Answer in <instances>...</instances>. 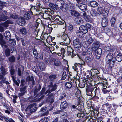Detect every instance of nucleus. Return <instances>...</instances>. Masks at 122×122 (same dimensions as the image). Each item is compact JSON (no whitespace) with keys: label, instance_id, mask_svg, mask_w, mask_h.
<instances>
[{"label":"nucleus","instance_id":"obj_6","mask_svg":"<svg viewBox=\"0 0 122 122\" xmlns=\"http://www.w3.org/2000/svg\"><path fill=\"white\" fill-rule=\"evenodd\" d=\"M73 45L74 48L77 49L78 50H79L81 48V43L78 39H76L73 40Z\"/></svg>","mask_w":122,"mask_h":122},{"label":"nucleus","instance_id":"obj_37","mask_svg":"<svg viewBox=\"0 0 122 122\" xmlns=\"http://www.w3.org/2000/svg\"><path fill=\"white\" fill-rule=\"evenodd\" d=\"M5 52L6 56L8 57L10 55V49L8 48H7L5 50Z\"/></svg>","mask_w":122,"mask_h":122},{"label":"nucleus","instance_id":"obj_52","mask_svg":"<svg viewBox=\"0 0 122 122\" xmlns=\"http://www.w3.org/2000/svg\"><path fill=\"white\" fill-rule=\"evenodd\" d=\"M90 14L92 15L93 16L95 15L96 12L94 10H92L90 12Z\"/></svg>","mask_w":122,"mask_h":122},{"label":"nucleus","instance_id":"obj_26","mask_svg":"<svg viewBox=\"0 0 122 122\" xmlns=\"http://www.w3.org/2000/svg\"><path fill=\"white\" fill-rule=\"evenodd\" d=\"M6 72L5 68L3 66H2L1 68H0V74H2L3 75L5 74Z\"/></svg>","mask_w":122,"mask_h":122},{"label":"nucleus","instance_id":"obj_2","mask_svg":"<svg viewBox=\"0 0 122 122\" xmlns=\"http://www.w3.org/2000/svg\"><path fill=\"white\" fill-rule=\"evenodd\" d=\"M77 2L76 6L83 12L86 11L87 7L85 4L87 3V0H76Z\"/></svg>","mask_w":122,"mask_h":122},{"label":"nucleus","instance_id":"obj_13","mask_svg":"<svg viewBox=\"0 0 122 122\" xmlns=\"http://www.w3.org/2000/svg\"><path fill=\"white\" fill-rule=\"evenodd\" d=\"M68 104L66 102L64 101L62 102L61 104L60 108L62 110L65 109L67 107Z\"/></svg>","mask_w":122,"mask_h":122},{"label":"nucleus","instance_id":"obj_22","mask_svg":"<svg viewBox=\"0 0 122 122\" xmlns=\"http://www.w3.org/2000/svg\"><path fill=\"white\" fill-rule=\"evenodd\" d=\"M19 25L23 26L25 23L24 19L22 17H20L19 19Z\"/></svg>","mask_w":122,"mask_h":122},{"label":"nucleus","instance_id":"obj_42","mask_svg":"<svg viewBox=\"0 0 122 122\" xmlns=\"http://www.w3.org/2000/svg\"><path fill=\"white\" fill-rule=\"evenodd\" d=\"M65 86L66 88H70L72 87V85L70 82H67L66 83Z\"/></svg>","mask_w":122,"mask_h":122},{"label":"nucleus","instance_id":"obj_38","mask_svg":"<svg viewBox=\"0 0 122 122\" xmlns=\"http://www.w3.org/2000/svg\"><path fill=\"white\" fill-rule=\"evenodd\" d=\"M6 4L5 2L1 1L0 4V9L2 10L3 7L6 5Z\"/></svg>","mask_w":122,"mask_h":122},{"label":"nucleus","instance_id":"obj_28","mask_svg":"<svg viewBox=\"0 0 122 122\" xmlns=\"http://www.w3.org/2000/svg\"><path fill=\"white\" fill-rule=\"evenodd\" d=\"M82 21V19L80 17L76 18L75 19V21L77 24H80Z\"/></svg>","mask_w":122,"mask_h":122},{"label":"nucleus","instance_id":"obj_59","mask_svg":"<svg viewBox=\"0 0 122 122\" xmlns=\"http://www.w3.org/2000/svg\"><path fill=\"white\" fill-rule=\"evenodd\" d=\"M13 80L14 82L15 83V84L16 85L17 87H18L19 86V83L16 80H15L14 79H13Z\"/></svg>","mask_w":122,"mask_h":122},{"label":"nucleus","instance_id":"obj_55","mask_svg":"<svg viewBox=\"0 0 122 122\" xmlns=\"http://www.w3.org/2000/svg\"><path fill=\"white\" fill-rule=\"evenodd\" d=\"M59 20L58 23L62 25L64 24L65 22V21L63 20H62L61 18H59Z\"/></svg>","mask_w":122,"mask_h":122},{"label":"nucleus","instance_id":"obj_56","mask_svg":"<svg viewBox=\"0 0 122 122\" xmlns=\"http://www.w3.org/2000/svg\"><path fill=\"white\" fill-rule=\"evenodd\" d=\"M52 92V91L51 89L49 88V89H48L46 92L45 93V94H46L47 93L49 94L50 93Z\"/></svg>","mask_w":122,"mask_h":122},{"label":"nucleus","instance_id":"obj_60","mask_svg":"<svg viewBox=\"0 0 122 122\" xmlns=\"http://www.w3.org/2000/svg\"><path fill=\"white\" fill-rule=\"evenodd\" d=\"M49 5L52 8H54V4L53 3H50Z\"/></svg>","mask_w":122,"mask_h":122},{"label":"nucleus","instance_id":"obj_27","mask_svg":"<svg viewBox=\"0 0 122 122\" xmlns=\"http://www.w3.org/2000/svg\"><path fill=\"white\" fill-rule=\"evenodd\" d=\"M49 78L50 80L52 81L56 78L57 75H56L51 74L49 76Z\"/></svg>","mask_w":122,"mask_h":122},{"label":"nucleus","instance_id":"obj_58","mask_svg":"<svg viewBox=\"0 0 122 122\" xmlns=\"http://www.w3.org/2000/svg\"><path fill=\"white\" fill-rule=\"evenodd\" d=\"M49 112L47 110L45 112L43 113L42 115V116H47L49 114Z\"/></svg>","mask_w":122,"mask_h":122},{"label":"nucleus","instance_id":"obj_53","mask_svg":"<svg viewBox=\"0 0 122 122\" xmlns=\"http://www.w3.org/2000/svg\"><path fill=\"white\" fill-rule=\"evenodd\" d=\"M105 51H110V47L108 46H106L105 47Z\"/></svg>","mask_w":122,"mask_h":122},{"label":"nucleus","instance_id":"obj_4","mask_svg":"<svg viewBox=\"0 0 122 122\" xmlns=\"http://www.w3.org/2000/svg\"><path fill=\"white\" fill-rule=\"evenodd\" d=\"M37 106V105L35 103L29 105L26 109V112L28 114L33 113L36 110Z\"/></svg>","mask_w":122,"mask_h":122},{"label":"nucleus","instance_id":"obj_47","mask_svg":"<svg viewBox=\"0 0 122 122\" xmlns=\"http://www.w3.org/2000/svg\"><path fill=\"white\" fill-rule=\"evenodd\" d=\"M116 21L115 18L114 17H112L111 20V23L112 25H113Z\"/></svg>","mask_w":122,"mask_h":122},{"label":"nucleus","instance_id":"obj_48","mask_svg":"<svg viewBox=\"0 0 122 122\" xmlns=\"http://www.w3.org/2000/svg\"><path fill=\"white\" fill-rule=\"evenodd\" d=\"M67 76L66 72H64L62 75V80H64L66 78Z\"/></svg>","mask_w":122,"mask_h":122},{"label":"nucleus","instance_id":"obj_14","mask_svg":"<svg viewBox=\"0 0 122 122\" xmlns=\"http://www.w3.org/2000/svg\"><path fill=\"white\" fill-rule=\"evenodd\" d=\"M86 38V42L89 45H91L92 43L94 42L95 40L94 39L90 36H87Z\"/></svg>","mask_w":122,"mask_h":122},{"label":"nucleus","instance_id":"obj_54","mask_svg":"<svg viewBox=\"0 0 122 122\" xmlns=\"http://www.w3.org/2000/svg\"><path fill=\"white\" fill-rule=\"evenodd\" d=\"M73 29V27L72 25H70L68 27V29L70 31V32L72 31Z\"/></svg>","mask_w":122,"mask_h":122},{"label":"nucleus","instance_id":"obj_33","mask_svg":"<svg viewBox=\"0 0 122 122\" xmlns=\"http://www.w3.org/2000/svg\"><path fill=\"white\" fill-rule=\"evenodd\" d=\"M8 59L9 61L10 62H14L15 61V58L14 56H12L9 57Z\"/></svg>","mask_w":122,"mask_h":122},{"label":"nucleus","instance_id":"obj_63","mask_svg":"<svg viewBox=\"0 0 122 122\" xmlns=\"http://www.w3.org/2000/svg\"><path fill=\"white\" fill-rule=\"evenodd\" d=\"M43 58V55L42 54H41L39 56V59L41 60H42Z\"/></svg>","mask_w":122,"mask_h":122},{"label":"nucleus","instance_id":"obj_8","mask_svg":"<svg viewBox=\"0 0 122 122\" xmlns=\"http://www.w3.org/2000/svg\"><path fill=\"white\" fill-rule=\"evenodd\" d=\"M94 51V56L97 59H99L101 56V54L102 53V49L101 48H98L95 49Z\"/></svg>","mask_w":122,"mask_h":122},{"label":"nucleus","instance_id":"obj_15","mask_svg":"<svg viewBox=\"0 0 122 122\" xmlns=\"http://www.w3.org/2000/svg\"><path fill=\"white\" fill-rule=\"evenodd\" d=\"M115 58L117 61L120 62L122 60V54L121 53L118 54Z\"/></svg>","mask_w":122,"mask_h":122},{"label":"nucleus","instance_id":"obj_7","mask_svg":"<svg viewBox=\"0 0 122 122\" xmlns=\"http://www.w3.org/2000/svg\"><path fill=\"white\" fill-rule=\"evenodd\" d=\"M26 89V86L21 88L20 89V92L18 93V97L20 98L23 96L25 93H26L27 91Z\"/></svg>","mask_w":122,"mask_h":122},{"label":"nucleus","instance_id":"obj_32","mask_svg":"<svg viewBox=\"0 0 122 122\" xmlns=\"http://www.w3.org/2000/svg\"><path fill=\"white\" fill-rule=\"evenodd\" d=\"M42 8V6H36V7H33L31 8V9H32L33 8V9H35V10H36V11H40L41 10V8Z\"/></svg>","mask_w":122,"mask_h":122},{"label":"nucleus","instance_id":"obj_34","mask_svg":"<svg viewBox=\"0 0 122 122\" xmlns=\"http://www.w3.org/2000/svg\"><path fill=\"white\" fill-rule=\"evenodd\" d=\"M48 118L47 117H44L41 119L39 122H47L48 121Z\"/></svg>","mask_w":122,"mask_h":122},{"label":"nucleus","instance_id":"obj_45","mask_svg":"<svg viewBox=\"0 0 122 122\" xmlns=\"http://www.w3.org/2000/svg\"><path fill=\"white\" fill-rule=\"evenodd\" d=\"M51 20L52 21L54 22L55 23V24H57V23H58V22L59 21V19L57 18H56L54 20V19L52 20Z\"/></svg>","mask_w":122,"mask_h":122},{"label":"nucleus","instance_id":"obj_21","mask_svg":"<svg viewBox=\"0 0 122 122\" xmlns=\"http://www.w3.org/2000/svg\"><path fill=\"white\" fill-rule=\"evenodd\" d=\"M73 50L71 48H70L69 49H68L67 54L68 55H71L72 57H74V56L73 54Z\"/></svg>","mask_w":122,"mask_h":122},{"label":"nucleus","instance_id":"obj_30","mask_svg":"<svg viewBox=\"0 0 122 122\" xmlns=\"http://www.w3.org/2000/svg\"><path fill=\"white\" fill-rule=\"evenodd\" d=\"M8 18L7 16H0V22L5 21Z\"/></svg>","mask_w":122,"mask_h":122},{"label":"nucleus","instance_id":"obj_10","mask_svg":"<svg viewBox=\"0 0 122 122\" xmlns=\"http://www.w3.org/2000/svg\"><path fill=\"white\" fill-rule=\"evenodd\" d=\"M108 20L107 17L103 18L102 19V25L103 27L106 26L108 24Z\"/></svg>","mask_w":122,"mask_h":122},{"label":"nucleus","instance_id":"obj_18","mask_svg":"<svg viewBox=\"0 0 122 122\" xmlns=\"http://www.w3.org/2000/svg\"><path fill=\"white\" fill-rule=\"evenodd\" d=\"M61 37L62 39L65 41H66V40L69 41V40L68 37V35L65 33H63L62 36H61Z\"/></svg>","mask_w":122,"mask_h":122},{"label":"nucleus","instance_id":"obj_20","mask_svg":"<svg viewBox=\"0 0 122 122\" xmlns=\"http://www.w3.org/2000/svg\"><path fill=\"white\" fill-rule=\"evenodd\" d=\"M90 5L92 7H94L97 6L98 5V4L96 1H93L90 2Z\"/></svg>","mask_w":122,"mask_h":122},{"label":"nucleus","instance_id":"obj_57","mask_svg":"<svg viewBox=\"0 0 122 122\" xmlns=\"http://www.w3.org/2000/svg\"><path fill=\"white\" fill-rule=\"evenodd\" d=\"M5 41L3 39L0 40V44L2 45L5 43Z\"/></svg>","mask_w":122,"mask_h":122},{"label":"nucleus","instance_id":"obj_49","mask_svg":"<svg viewBox=\"0 0 122 122\" xmlns=\"http://www.w3.org/2000/svg\"><path fill=\"white\" fill-rule=\"evenodd\" d=\"M57 86L56 84H54L52 86L51 90L52 91V92L55 91L56 89Z\"/></svg>","mask_w":122,"mask_h":122},{"label":"nucleus","instance_id":"obj_46","mask_svg":"<svg viewBox=\"0 0 122 122\" xmlns=\"http://www.w3.org/2000/svg\"><path fill=\"white\" fill-rule=\"evenodd\" d=\"M39 66L41 70H42L45 68L44 64L43 63L39 64Z\"/></svg>","mask_w":122,"mask_h":122},{"label":"nucleus","instance_id":"obj_3","mask_svg":"<svg viewBox=\"0 0 122 122\" xmlns=\"http://www.w3.org/2000/svg\"><path fill=\"white\" fill-rule=\"evenodd\" d=\"M113 56V54L112 53H110L107 55L106 58V63L109 65L111 68L114 66L115 63Z\"/></svg>","mask_w":122,"mask_h":122},{"label":"nucleus","instance_id":"obj_31","mask_svg":"<svg viewBox=\"0 0 122 122\" xmlns=\"http://www.w3.org/2000/svg\"><path fill=\"white\" fill-rule=\"evenodd\" d=\"M9 42L12 45L15 46L16 44V41L14 39L10 40Z\"/></svg>","mask_w":122,"mask_h":122},{"label":"nucleus","instance_id":"obj_40","mask_svg":"<svg viewBox=\"0 0 122 122\" xmlns=\"http://www.w3.org/2000/svg\"><path fill=\"white\" fill-rule=\"evenodd\" d=\"M54 64L56 66H59L61 65V63L59 61H54Z\"/></svg>","mask_w":122,"mask_h":122},{"label":"nucleus","instance_id":"obj_11","mask_svg":"<svg viewBox=\"0 0 122 122\" xmlns=\"http://www.w3.org/2000/svg\"><path fill=\"white\" fill-rule=\"evenodd\" d=\"M39 15L43 16V17L44 19L51 20L50 18L49 17V16H50L48 14L46 13V12L44 14L40 12L39 13Z\"/></svg>","mask_w":122,"mask_h":122},{"label":"nucleus","instance_id":"obj_1","mask_svg":"<svg viewBox=\"0 0 122 122\" xmlns=\"http://www.w3.org/2000/svg\"><path fill=\"white\" fill-rule=\"evenodd\" d=\"M55 2L56 7L64 12L67 11L71 8H73V6H72V4L70 2L67 3L65 6L64 5V1L62 0H57Z\"/></svg>","mask_w":122,"mask_h":122},{"label":"nucleus","instance_id":"obj_35","mask_svg":"<svg viewBox=\"0 0 122 122\" xmlns=\"http://www.w3.org/2000/svg\"><path fill=\"white\" fill-rule=\"evenodd\" d=\"M10 17L11 18L14 19H16L18 17V15L15 13L11 14L10 15Z\"/></svg>","mask_w":122,"mask_h":122},{"label":"nucleus","instance_id":"obj_41","mask_svg":"<svg viewBox=\"0 0 122 122\" xmlns=\"http://www.w3.org/2000/svg\"><path fill=\"white\" fill-rule=\"evenodd\" d=\"M83 33L82 31H77V34L78 37H81L83 36Z\"/></svg>","mask_w":122,"mask_h":122},{"label":"nucleus","instance_id":"obj_25","mask_svg":"<svg viewBox=\"0 0 122 122\" xmlns=\"http://www.w3.org/2000/svg\"><path fill=\"white\" fill-rule=\"evenodd\" d=\"M85 60L87 63H90L91 62L92 59L91 57L88 56L86 57Z\"/></svg>","mask_w":122,"mask_h":122},{"label":"nucleus","instance_id":"obj_9","mask_svg":"<svg viewBox=\"0 0 122 122\" xmlns=\"http://www.w3.org/2000/svg\"><path fill=\"white\" fill-rule=\"evenodd\" d=\"M100 46V44L99 42L96 40L94 41L92 45V50H95V49L99 48Z\"/></svg>","mask_w":122,"mask_h":122},{"label":"nucleus","instance_id":"obj_64","mask_svg":"<svg viewBox=\"0 0 122 122\" xmlns=\"http://www.w3.org/2000/svg\"><path fill=\"white\" fill-rule=\"evenodd\" d=\"M53 83L52 82H50L49 83V85L48 86L49 87V88L50 89L52 87V86Z\"/></svg>","mask_w":122,"mask_h":122},{"label":"nucleus","instance_id":"obj_12","mask_svg":"<svg viewBox=\"0 0 122 122\" xmlns=\"http://www.w3.org/2000/svg\"><path fill=\"white\" fill-rule=\"evenodd\" d=\"M79 29L84 34H86L88 32V29L86 27L82 25L79 28Z\"/></svg>","mask_w":122,"mask_h":122},{"label":"nucleus","instance_id":"obj_23","mask_svg":"<svg viewBox=\"0 0 122 122\" xmlns=\"http://www.w3.org/2000/svg\"><path fill=\"white\" fill-rule=\"evenodd\" d=\"M27 80L29 81H32V84L33 85H34V78L33 76H31V77L30 76H28L26 79Z\"/></svg>","mask_w":122,"mask_h":122},{"label":"nucleus","instance_id":"obj_44","mask_svg":"<svg viewBox=\"0 0 122 122\" xmlns=\"http://www.w3.org/2000/svg\"><path fill=\"white\" fill-rule=\"evenodd\" d=\"M4 35L5 37H6L9 38V37H10V33L9 31H6L4 33Z\"/></svg>","mask_w":122,"mask_h":122},{"label":"nucleus","instance_id":"obj_29","mask_svg":"<svg viewBox=\"0 0 122 122\" xmlns=\"http://www.w3.org/2000/svg\"><path fill=\"white\" fill-rule=\"evenodd\" d=\"M103 9L101 7H98L97 13L99 14H102L103 11Z\"/></svg>","mask_w":122,"mask_h":122},{"label":"nucleus","instance_id":"obj_17","mask_svg":"<svg viewBox=\"0 0 122 122\" xmlns=\"http://www.w3.org/2000/svg\"><path fill=\"white\" fill-rule=\"evenodd\" d=\"M45 91V87H44L42 88V89L41 91V92L40 94V95L41 96L39 98V100H40L42 99L44 97V95H43Z\"/></svg>","mask_w":122,"mask_h":122},{"label":"nucleus","instance_id":"obj_51","mask_svg":"<svg viewBox=\"0 0 122 122\" xmlns=\"http://www.w3.org/2000/svg\"><path fill=\"white\" fill-rule=\"evenodd\" d=\"M5 120L7 122H15V121L12 119H9L7 118H5Z\"/></svg>","mask_w":122,"mask_h":122},{"label":"nucleus","instance_id":"obj_62","mask_svg":"<svg viewBox=\"0 0 122 122\" xmlns=\"http://www.w3.org/2000/svg\"><path fill=\"white\" fill-rule=\"evenodd\" d=\"M89 75H87V78H90V79L89 80H91V79H90V78L92 76L91 72H90V73H89Z\"/></svg>","mask_w":122,"mask_h":122},{"label":"nucleus","instance_id":"obj_50","mask_svg":"<svg viewBox=\"0 0 122 122\" xmlns=\"http://www.w3.org/2000/svg\"><path fill=\"white\" fill-rule=\"evenodd\" d=\"M92 50L91 49L88 48L87 51V53L88 55H91L92 54Z\"/></svg>","mask_w":122,"mask_h":122},{"label":"nucleus","instance_id":"obj_43","mask_svg":"<svg viewBox=\"0 0 122 122\" xmlns=\"http://www.w3.org/2000/svg\"><path fill=\"white\" fill-rule=\"evenodd\" d=\"M85 83L84 82H82L79 83V85L80 88H84L85 86Z\"/></svg>","mask_w":122,"mask_h":122},{"label":"nucleus","instance_id":"obj_16","mask_svg":"<svg viewBox=\"0 0 122 122\" xmlns=\"http://www.w3.org/2000/svg\"><path fill=\"white\" fill-rule=\"evenodd\" d=\"M30 13L31 11H30L26 12L24 14V15L25 19L26 20L30 19L31 18V17L30 14Z\"/></svg>","mask_w":122,"mask_h":122},{"label":"nucleus","instance_id":"obj_19","mask_svg":"<svg viewBox=\"0 0 122 122\" xmlns=\"http://www.w3.org/2000/svg\"><path fill=\"white\" fill-rule=\"evenodd\" d=\"M109 12V10L107 8H105L103 9L102 14L104 16H105L108 15Z\"/></svg>","mask_w":122,"mask_h":122},{"label":"nucleus","instance_id":"obj_36","mask_svg":"<svg viewBox=\"0 0 122 122\" xmlns=\"http://www.w3.org/2000/svg\"><path fill=\"white\" fill-rule=\"evenodd\" d=\"M20 31L24 34H26L27 33V30L26 28H23L20 30Z\"/></svg>","mask_w":122,"mask_h":122},{"label":"nucleus","instance_id":"obj_24","mask_svg":"<svg viewBox=\"0 0 122 122\" xmlns=\"http://www.w3.org/2000/svg\"><path fill=\"white\" fill-rule=\"evenodd\" d=\"M7 13L6 11L2 10H0V16H7Z\"/></svg>","mask_w":122,"mask_h":122},{"label":"nucleus","instance_id":"obj_5","mask_svg":"<svg viewBox=\"0 0 122 122\" xmlns=\"http://www.w3.org/2000/svg\"><path fill=\"white\" fill-rule=\"evenodd\" d=\"M72 6H73V8H71L70 9L68 10V11H69V12H68L69 13H70L71 15L74 16L75 17H78L80 16V14L78 11H76L71 10L72 9H74L75 8V7L73 6V4H72Z\"/></svg>","mask_w":122,"mask_h":122},{"label":"nucleus","instance_id":"obj_39","mask_svg":"<svg viewBox=\"0 0 122 122\" xmlns=\"http://www.w3.org/2000/svg\"><path fill=\"white\" fill-rule=\"evenodd\" d=\"M33 55L36 56H38V53L36 49L35 48V47L33 50Z\"/></svg>","mask_w":122,"mask_h":122},{"label":"nucleus","instance_id":"obj_61","mask_svg":"<svg viewBox=\"0 0 122 122\" xmlns=\"http://www.w3.org/2000/svg\"><path fill=\"white\" fill-rule=\"evenodd\" d=\"M47 107H44L42 108L41 109V110L42 112H44L45 111Z\"/></svg>","mask_w":122,"mask_h":122}]
</instances>
